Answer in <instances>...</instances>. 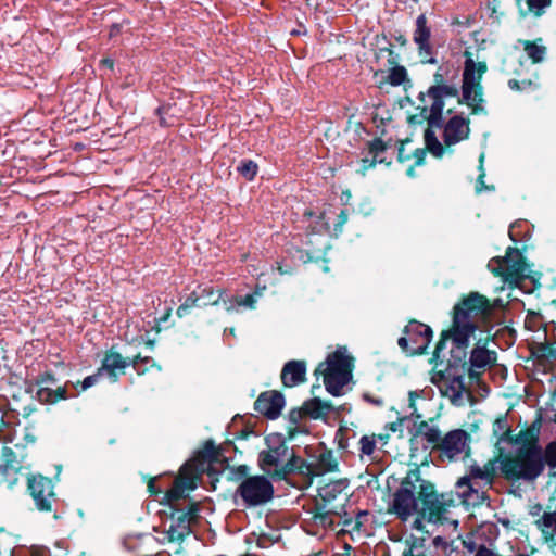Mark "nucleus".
Masks as SVG:
<instances>
[{
  "label": "nucleus",
  "mask_w": 556,
  "mask_h": 556,
  "mask_svg": "<svg viewBox=\"0 0 556 556\" xmlns=\"http://www.w3.org/2000/svg\"><path fill=\"white\" fill-rule=\"evenodd\" d=\"M539 437L540 428L535 425L517 434L515 455L501 459V472L507 480L531 482L543 473Z\"/></svg>",
  "instance_id": "obj_1"
},
{
  "label": "nucleus",
  "mask_w": 556,
  "mask_h": 556,
  "mask_svg": "<svg viewBox=\"0 0 556 556\" xmlns=\"http://www.w3.org/2000/svg\"><path fill=\"white\" fill-rule=\"evenodd\" d=\"M492 314V306L489 300L478 293L471 292L454 307L453 316V344L458 350H465L470 336L478 329L479 324L484 321Z\"/></svg>",
  "instance_id": "obj_2"
},
{
  "label": "nucleus",
  "mask_w": 556,
  "mask_h": 556,
  "mask_svg": "<svg viewBox=\"0 0 556 556\" xmlns=\"http://www.w3.org/2000/svg\"><path fill=\"white\" fill-rule=\"evenodd\" d=\"M217 456L214 443L212 441L205 442L195 457L181 467L179 477L175 480L173 488L166 492L167 501L173 504L185 496V491L194 490L198 476L204 472L217 459Z\"/></svg>",
  "instance_id": "obj_3"
},
{
  "label": "nucleus",
  "mask_w": 556,
  "mask_h": 556,
  "mask_svg": "<svg viewBox=\"0 0 556 556\" xmlns=\"http://www.w3.org/2000/svg\"><path fill=\"white\" fill-rule=\"evenodd\" d=\"M434 85L429 87L426 93L420 92L418 99L422 103L419 105L420 116L427 119L430 127H442V113L445 106L444 99L453 98L458 94V90L453 85L444 84V75L438 71L433 75Z\"/></svg>",
  "instance_id": "obj_4"
},
{
  "label": "nucleus",
  "mask_w": 556,
  "mask_h": 556,
  "mask_svg": "<svg viewBox=\"0 0 556 556\" xmlns=\"http://www.w3.org/2000/svg\"><path fill=\"white\" fill-rule=\"evenodd\" d=\"M470 121L462 115H455L448 118L443 125V143L439 141L435 132L429 126L426 129L424 138L427 150L437 159H441L444 154L453 153L452 147L465 141L470 135Z\"/></svg>",
  "instance_id": "obj_5"
},
{
  "label": "nucleus",
  "mask_w": 556,
  "mask_h": 556,
  "mask_svg": "<svg viewBox=\"0 0 556 556\" xmlns=\"http://www.w3.org/2000/svg\"><path fill=\"white\" fill-rule=\"evenodd\" d=\"M422 483H425V479L421 478L419 471H409L394 492L388 511L401 520H407L410 516L419 513Z\"/></svg>",
  "instance_id": "obj_6"
},
{
  "label": "nucleus",
  "mask_w": 556,
  "mask_h": 556,
  "mask_svg": "<svg viewBox=\"0 0 556 556\" xmlns=\"http://www.w3.org/2000/svg\"><path fill=\"white\" fill-rule=\"evenodd\" d=\"M486 72V64L483 62L476 63L472 59L465 61L462 85V100L471 109L475 115H485L483 87L481 85L482 77Z\"/></svg>",
  "instance_id": "obj_7"
},
{
  "label": "nucleus",
  "mask_w": 556,
  "mask_h": 556,
  "mask_svg": "<svg viewBox=\"0 0 556 556\" xmlns=\"http://www.w3.org/2000/svg\"><path fill=\"white\" fill-rule=\"evenodd\" d=\"M456 505V500L452 493L439 494L434 485L425 480L420 494V508L419 513L422 517L431 522H440L445 519V514L451 507Z\"/></svg>",
  "instance_id": "obj_8"
},
{
  "label": "nucleus",
  "mask_w": 556,
  "mask_h": 556,
  "mask_svg": "<svg viewBox=\"0 0 556 556\" xmlns=\"http://www.w3.org/2000/svg\"><path fill=\"white\" fill-rule=\"evenodd\" d=\"M488 268L510 285H517L528 276V267L520 251L511 247L505 256L490 260Z\"/></svg>",
  "instance_id": "obj_9"
},
{
  "label": "nucleus",
  "mask_w": 556,
  "mask_h": 556,
  "mask_svg": "<svg viewBox=\"0 0 556 556\" xmlns=\"http://www.w3.org/2000/svg\"><path fill=\"white\" fill-rule=\"evenodd\" d=\"M267 450L260 452V468L268 476L277 479L285 478L282 466L288 454V446L281 434L273 433L266 437Z\"/></svg>",
  "instance_id": "obj_10"
},
{
  "label": "nucleus",
  "mask_w": 556,
  "mask_h": 556,
  "mask_svg": "<svg viewBox=\"0 0 556 556\" xmlns=\"http://www.w3.org/2000/svg\"><path fill=\"white\" fill-rule=\"evenodd\" d=\"M238 495L244 506L256 507L266 504L274 496V486L264 476H252L244 479L237 488Z\"/></svg>",
  "instance_id": "obj_11"
},
{
  "label": "nucleus",
  "mask_w": 556,
  "mask_h": 556,
  "mask_svg": "<svg viewBox=\"0 0 556 556\" xmlns=\"http://www.w3.org/2000/svg\"><path fill=\"white\" fill-rule=\"evenodd\" d=\"M404 332L405 336L397 340L399 346L409 355L425 353L432 338L431 328L413 320L405 327Z\"/></svg>",
  "instance_id": "obj_12"
},
{
  "label": "nucleus",
  "mask_w": 556,
  "mask_h": 556,
  "mask_svg": "<svg viewBox=\"0 0 556 556\" xmlns=\"http://www.w3.org/2000/svg\"><path fill=\"white\" fill-rule=\"evenodd\" d=\"M441 459L455 462L469 455L470 435L463 429L448 431L442 439L438 448Z\"/></svg>",
  "instance_id": "obj_13"
},
{
  "label": "nucleus",
  "mask_w": 556,
  "mask_h": 556,
  "mask_svg": "<svg viewBox=\"0 0 556 556\" xmlns=\"http://www.w3.org/2000/svg\"><path fill=\"white\" fill-rule=\"evenodd\" d=\"M27 489L38 510H52V505L55 502V493L51 479L41 475H31L27 479Z\"/></svg>",
  "instance_id": "obj_14"
},
{
  "label": "nucleus",
  "mask_w": 556,
  "mask_h": 556,
  "mask_svg": "<svg viewBox=\"0 0 556 556\" xmlns=\"http://www.w3.org/2000/svg\"><path fill=\"white\" fill-rule=\"evenodd\" d=\"M488 490L466 476L458 479L455 484V495L459 503L471 507L480 506L489 500Z\"/></svg>",
  "instance_id": "obj_15"
},
{
  "label": "nucleus",
  "mask_w": 556,
  "mask_h": 556,
  "mask_svg": "<svg viewBox=\"0 0 556 556\" xmlns=\"http://www.w3.org/2000/svg\"><path fill=\"white\" fill-rule=\"evenodd\" d=\"M283 406L285 397L277 391L264 392L254 402V409L270 419H276Z\"/></svg>",
  "instance_id": "obj_16"
},
{
  "label": "nucleus",
  "mask_w": 556,
  "mask_h": 556,
  "mask_svg": "<svg viewBox=\"0 0 556 556\" xmlns=\"http://www.w3.org/2000/svg\"><path fill=\"white\" fill-rule=\"evenodd\" d=\"M498 469L501 470V460L493 458L489 459L483 466L471 465L466 477L490 490L495 481Z\"/></svg>",
  "instance_id": "obj_17"
},
{
  "label": "nucleus",
  "mask_w": 556,
  "mask_h": 556,
  "mask_svg": "<svg viewBox=\"0 0 556 556\" xmlns=\"http://www.w3.org/2000/svg\"><path fill=\"white\" fill-rule=\"evenodd\" d=\"M21 470V463L11 447L4 446L1 453L0 475L2 482L8 488H13L17 483V475Z\"/></svg>",
  "instance_id": "obj_18"
},
{
  "label": "nucleus",
  "mask_w": 556,
  "mask_h": 556,
  "mask_svg": "<svg viewBox=\"0 0 556 556\" xmlns=\"http://www.w3.org/2000/svg\"><path fill=\"white\" fill-rule=\"evenodd\" d=\"M496 361V353L486 349L485 343L478 341L472 349L469 363V375L472 377L478 375L480 370H484Z\"/></svg>",
  "instance_id": "obj_19"
},
{
  "label": "nucleus",
  "mask_w": 556,
  "mask_h": 556,
  "mask_svg": "<svg viewBox=\"0 0 556 556\" xmlns=\"http://www.w3.org/2000/svg\"><path fill=\"white\" fill-rule=\"evenodd\" d=\"M130 365L127 358H124L118 352L113 349L109 350L102 361L100 374L106 375L110 379L115 382L119 374H124V370Z\"/></svg>",
  "instance_id": "obj_20"
},
{
  "label": "nucleus",
  "mask_w": 556,
  "mask_h": 556,
  "mask_svg": "<svg viewBox=\"0 0 556 556\" xmlns=\"http://www.w3.org/2000/svg\"><path fill=\"white\" fill-rule=\"evenodd\" d=\"M315 372L323 374L326 390L334 396L341 394L342 388L348 383L351 377L350 374L342 372L341 370L326 368L324 364H319Z\"/></svg>",
  "instance_id": "obj_21"
},
{
  "label": "nucleus",
  "mask_w": 556,
  "mask_h": 556,
  "mask_svg": "<svg viewBox=\"0 0 556 556\" xmlns=\"http://www.w3.org/2000/svg\"><path fill=\"white\" fill-rule=\"evenodd\" d=\"M306 364L304 361H289L281 370V381L287 388L295 387L305 381Z\"/></svg>",
  "instance_id": "obj_22"
},
{
  "label": "nucleus",
  "mask_w": 556,
  "mask_h": 556,
  "mask_svg": "<svg viewBox=\"0 0 556 556\" xmlns=\"http://www.w3.org/2000/svg\"><path fill=\"white\" fill-rule=\"evenodd\" d=\"M172 520L169 528L165 531L166 538L169 542L181 543L191 532L190 525L185 515H179L175 510L172 514Z\"/></svg>",
  "instance_id": "obj_23"
},
{
  "label": "nucleus",
  "mask_w": 556,
  "mask_h": 556,
  "mask_svg": "<svg viewBox=\"0 0 556 556\" xmlns=\"http://www.w3.org/2000/svg\"><path fill=\"white\" fill-rule=\"evenodd\" d=\"M338 463L330 451L319 454L316 462L311 463V478L336 471Z\"/></svg>",
  "instance_id": "obj_24"
},
{
  "label": "nucleus",
  "mask_w": 556,
  "mask_h": 556,
  "mask_svg": "<svg viewBox=\"0 0 556 556\" xmlns=\"http://www.w3.org/2000/svg\"><path fill=\"white\" fill-rule=\"evenodd\" d=\"M352 358L346 354L345 349H338L332 354H329L326 362L323 363L324 367L334 370H341L351 375Z\"/></svg>",
  "instance_id": "obj_25"
},
{
  "label": "nucleus",
  "mask_w": 556,
  "mask_h": 556,
  "mask_svg": "<svg viewBox=\"0 0 556 556\" xmlns=\"http://www.w3.org/2000/svg\"><path fill=\"white\" fill-rule=\"evenodd\" d=\"M417 434L422 437L433 450L438 451L443 437L437 426L430 425L427 421H421L417 427Z\"/></svg>",
  "instance_id": "obj_26"
},
{
  "label": "nucleus",
  "mask_w": 556,
  "mask_h": 556,
  "mask_svg": "<svg viewBox=\"0 0 556 556\" xmlns=\"http://www.w3.org/2000/svg\"><path fill=\"white\" fill-rule=\"evenodd\" d=\"M402 556H430L427 552V539L425 536L410 535L406 539V548Z\"/></svg>",
  "instance_id": "obj_27"
},
{
  "label": "nucleus",
  "mask_w": 556,
  "mask_h": 556,
  "mask_svg": "<svg viewBox=\"0 0 556 556\" xmlns=\"http://www.w3.org/2000/svg\"><path fill=\"white\" fill-rule=\"evenodd\" d=\"M331 409H332V407L329 403L321 402L317 397L306 401L303 404V410H304L305 415H307L314 419H317V418H320L321 416L328 415Z\"/></svg>",
  "instance_id": "obj_28"
},
{
  "label": "nucleus",
  "mask_w": 556,
  "mask_h": 556,
  "mask_svg": "<svg viewBox=\"0 0 556 556\" xmlns=\"http://www.w3.org/2000/svg\"><path fill=\"white\" fill-rule=\"evenodd\" d=\"M282 471L285 472V478L295 471L311 477V463H306L301 457L292 454L290 458L285 460Z\"/></svg>",
  "instance_id": "obj_29"
},
{
  "label": "nucleus",
  "mask_w": 556,
  "mask_h": 556,
  "mask_svg": "<svg viewBox=\"0 0 556 556\" xmlns=\"http://www.w3.org/2000/svg\"><path fill=\"white\" fill-rule=\"evenodd\" d=\"M431 36L430 27L427 25V17L425 14H420L416 20V29L414 31V42L418 47H427Z\"/></svg>",
  "instance_id": "obj_30"
},
{
  "label": "nucleus",
  "mask_w": 556,
  "mask_h": 556,
  "mask_svg": "<svg viewBox=\"0 0 556 556\" xmlns=\"http://www.w3.org/2000/svg\"><path fill=\"white\" fill-rule=\"evenodd\" d=\"M67 397L66 395V388L65 387H58L56 389H51L49 387H41L37 391V399L42 403H56L60 400H65Z\"/></svg>",
  "instance_id": "obj_31"
},
{
  "label": "nucleus",
  "mask_w": 556,
  "mask_h": 556,
  "mask_svg": "<svg viewBox=\"0 0 556 556\" xmlns=\"http://www.w3.org/2000/svg\"><path fill=\"white\" fill-rule=\"evenodd\" d=\"M536 525L545 539H553L556 534V511H545L542 517L536 520Z\"/></svg>",
  "instance_id": "obj_32"
},
{
  "label": "nucleus",
  "mask_w": 556,
  "mask_h": 556,
  "mask_svg": "<svg viewBox=\"0 0 556 556\" xmlns=\"http://www.w3.org/2000/svg\"><path fill=\"white\" fill-rule=\"evenodd\" d=\"M527 55L532 60L533 63H541L546 54V47L539 45L535 41L520 40Z\"/></svg>",
  "instance_id": "obj_33"
},
{
  "label": "nucleus",
  "mask_w": 556,
  "mask_h": 556,
  "mask_svg": "<svg viewBox=\"0 0 556 556\" xmlns=\"http://www.w3.org/2000/svg\"><path fill=\"white\" fill-rule=\"evenodd\" d=\"M541 462L543 464V470L545 466L549 468H556V441L549 442L545 448L542 447Z\"/></svg>",
  "instance_id": "obj_34"
},
{
  "label": "nucleus",
  "mask_w": 556,
  "mask_h": 556,
  "mask_svg": "<svg viewBox=\"0 0 556 556\" xmlns=\"http://www.w3.org/2000/svg\"><path fill=\"white\" fill-rule=\"evenodd\" d=\"M492 431L498 441H505L510 431L507 418L505 416L496 418L493 422Z\"/></svg>",
  "instance_id": "obj_35"
},
{
  "label": "nucleus",
  "mask_w": 556,
  "mask_h": 556,
  "mask_svg": "<svg viewBox=\"0 0 556 556\" xmlns=\"http://www.w3.org/2000/svg\"><path fill=\"white\" fill-rule=\"evenodd\" d=\"M199 295H203V299L200 301L199 305L207 306V305H217L222 293L216 294L213 287H204L198 290Z\"/></svg>",
  "instance_id": "obj_36"
},
{
  "label": "nucleus",
  "mask_w": 556,
  "mask_h": 556,
  "mask_svg": "<svg viewBox=\"0 0 556 556\" xmlns=\"http://www.w3.org/2000/svg\"><path fill=\"white\" fill-rule=\"evenodd\" d=\"M257 164L252 160H243L237 167L239 174L247 180H252L257 174Z\"/></svg>",
  "instance_id": "obj_37"
},
{
  "label": "nucleus",
  "mask_w": 556,
  "mask_h": 556,
  "mask_svg": "<svg viewBox=\"0 0 556 556\" xmlns=\"http://www.w3.org/2000/svg\"><path fill=\"white\" fill-rule=\"evenodd\" d=\"M407 79V71L404 66H394L391 68L388 81L392 86H400Z\"/></svg>",
  "instance_id": "obj_38"
},
{
  "label": "nucleus",
  "mask_w": 556,
  "mask_h": 556,
  "mask_svg": "<svg viewBox=\"0 0 556 556\" xmlns=\"http://www.w3.org/2000/svg\"><path fill=\"white\" fill-rule=\"evenodd\" d=\"M129 362L138 375H143L148 370L149 366L154 365V362L151 357H141L140 355L135 356Z\"/></svg>",
  "instance_id": "obj_39"
},
{
  "label": "nucleus",
  "mask_w": 556,
  "mask_h": 556,
  "mask_svg": "<svg viewBox=\"0 0 556 556\" xmlns=\"http://www.w3.org/2000/svg\"><path fill=\"white\" fill-rule=\"evenodd\" d=\"M552 0H527L528 9L535 16H541L545 9L551 5Z\"/></svg>",
  "instance_id": "obj_40"
},
{
  "label": "nucleus",
  "mask_w": 556,
  "mask_h": 556,
  "mask_svg": "<svg viewBox=\"0 0 556 556\" xmlns=\"http://www.w3.org/2000/svg\"><path fill=\"white\" fill-rule=\"evenodd\" d=\"M359 445H361V453L363 455L370 456L372 455L375 448H376V435H363L359 439Z\"/></svg>",
  "instance_id": "obj_41"
},
{
  "label": "nucleus",
  "mask_w": 556,
  "mask_h": 556,
  "mask_svg": "<svg viewBox=\"0 0 556 556\" xmlns=\"http://www.w3.org/2000/svg\"><path fill=\"white\" fill-rule=\"evenodd\" d=\"M305 415L303 407L301 409H292L289 413V421L291 425H293V428H290L288 431L289 439H293L295 437V433L298 432L296 425L301 421L302 417Z\"/></svg>",
  "instance_id": "obj_42"
},
{
  "label": "nucleus",
  "mask_w": 556,
  "mask_h": 556,
  "mask_svg": "<svg viewBox=\"0 0 556 556\" xmlns=\"http://www.w3.org/2000/svg\"><path fill=\"white\" fill-rule=\"evenodd\" d=\"M508 87L511 90L523 91V90H528V89H535L538 87V84L531 79H523V80L509 79Z\"/></svg>",
  "instance_id": "obj_43"
},
{
  "label": "nucleus",
  "mask_w": 556,
  "mask_h": 556,
  "mask_svg": "<svg viewBox=\"0 0 556 556\" xmlns=\"http://www.w3.org/2000/svg\"><path fill=\"white\" fill-rule=\"evenodd\" d=\"M450 338L453 340L452 329L450 331L442 332L441 339L437 343L434 352H433V359L441 361V362L443 361V359H441V357H444V355H442V352L446 348V341Z\"/></svg>",
  "instance_id": "obj_44"
},
{
  "label": "nucleus",
  "mask_w": 556,
  "mask_h": 556,
  "mask_svg": "<svg viewBox=\"0 0 556 556\" xmlns=\"http://www.w3.org/2000/svg\"><path fill=\"white\" fill-rule=\"evenodd\" d=\"M176 511L179 515H185V519H187L190 525L192 521L197 520V518L199 516L200 508H199L198 503H192L189 505V507L186 510L185 509H176Z\"/></svg>",
  "instance_id": "obj_45"
},
{
  "label": "nucleus",
  "mask_w": 556,
  "mask_h": 556,
  "mask_svg": "<svg viewBox=\"0 0 556 556\" xmlns=\"http://www.w3.org/2000/svg\"><path fill=\"white\" fill-rule=\"evenodd\" d=\"M368 149H369V153L372 155V157L377 160L379 154L386 151L387 146L382 139L376 138L369 142Z\"/></svg>",
  "instance_id": "obj_46"
},
{
  "label": "nucleus",
  "mask_w": 556,
  "mask_h": 556,
  "mask_svg": "<svg viewBox=\"0 0 556 556\" xmlns=\"http://www.w3.org/2000/svg\"><path fill=\"white\" fill-rule=\"evenodd\" d=\"M260 295H261V292L255 291L254 293L237 298L236 302L240 306H244V307H249V308H254L255 303H256V296H260Z\"/></svg>",
  "instance_id": "obj_47"
},
{
  "label": "nucleus",
  "mask_w": 556,
  "mask_h": 556,
  "mask_svg": "<svg viewBox=\"0 0 556 556\" xmlns=\"http://www.w3.org/2000/svg\"><path fill=\"white\" fill-rule=\"evenodd\" d=\"M314 521L316 525L321 527H331L333 525L332 516L330 513H316L314 515Z\"/></svg>",
  "instance_id": "obj_48"
},
{
  "label": "nucleus",
  "mask_w": 556,
  "mask_h": 556,
  "mask_svg": "<svg viewBox=\"0 0 556 556\" xmlns=\"http://www.w3.org/2000/svg\"><path fill=\"white\" fill-rule=\"evenodd\" d=\"M349 213L348 210L342 208L337 216V222L334 223L333 231L336 235L342 232L344 225L348 223Z\"/></svg>",
  "instance_id": "obj_49"
},
{
  "label": "nucleus",
  "mask_w": 556,
  "mask_h": 556,
  "mask_svg": "<svg viewBox=\"0 0 556 556\" xmlns=\"http://www.w3.org/2000/svg\"><path fill=\"white\" fill-rule=\"evenodd\" d=\"M462 545L469 554H472V556H475L480 548V544L476 542L472 535H467L462 541Z\"/></svg>",
  "instance_id": "obj_50"
},
{
  "label": "nucleus",
  "mask_w": 556,
  "mask_h": 556,
  "mask_svg": "<svg viewBox=\"0 0 556 556\" xmlns=\"http://www.w3.org/2000/svg\"><path fill=\"white\" fill-rule=\"evenodd\" d=\"M203 299V295H199L198 290L192 291L185 302L182 303L185 307L190 309L191 307L200 306V301Z\"/></svg>",
  "instance_id": "obj_51"
},
{
  "label": "nucleus",
  "mask_w": 556,
  "mask_h": 556,
  "mask_svg": "<svg viewBox=\"0 0 556 556\" xmlns=\"http://www.w3.org/2000/svg\"><path fill=\"white\" fill-rule=\"evenodd\" d=\"M406 417H399L395 421L386 425V429L391 432H402L403 424L406 421Z\"/></svg>",
  "instance_id": "obj_52"
},
{
  "label": "nucleus",
  "mask_w": 556,
  "mask_h": 556,
  "mask_svg": "<svg viewBox=\"0 0 556 556\" xmlns=\"http://www.w3.org/2000/svg\"><path fill=\"white\" fill-rule=\"evenodd\" d=\"M419 55L424 59L422 62L435 64L437 60L434 58L425 59L426 56L430 55L432 53V48L430 42H427V47H418Z\"/></svg>",
  "instance_id": "obj_53"
},
{
  "label": "nucleus",
  "mask_w": 556,
  "mask_h": 556,
  "mask_svg": "<svg viewBox=\"0 0 556 556\" xmlns=\"http://www.w3.org/2000/svg\"><path fill=\"white\" fill-rule=\"evenodd\" d=\"M101 376H103V374H100V369H98L94 375L86 377L81 382V390H87L88 388L96 384Z\"/></svg>",
  "instance_id": "obj_54"
},
{
  "label": "nucleus",
  "mask_w": 556,
  "mask_h": 556,
  "mask_svg": "<svg viewBox=\"0 0 556 556\" xmlns=\"http://www.w3.org/2000/svg\"><path fill=\"white\" fill-rule=\"evenodd\" d=\"M15 439V431L11 429H0V442L11 443Z\"/></svg>",
  "instance_id": "obj_55"
},
{
  "label": "nucleus",
  "mask_w": 556,
  "mask_h": 556,
  "mask_svg": "<svg viewBox=\"0 0 556 556\" xmlns=\"http://www.w3.org/2000/svg\"><path fill=\"white\" fill-rule=\"evenodd\" d=\"M475 556H502L496 551L488 547L484 544H480V548Z\"/></svg>",
  "instance_id": "obj_56"
},
{
  "label": "nucleus",
  "mask_w": 556,
  "mask_h": 556,
  "mask_svg": "<svg viewBox=\"0 0 556 556\" xmlns=\"http://www.w3.org/2000/svg\"><path fill=\"white\" fill-rule=\"evenodd\" d=\"M54 382H55V378L51 372H45V374L40 375V377L37 381V383L42 387H46L45 384H53Z\"/></svg>",
  "instance_id": "obj_57"
},
{
  "label": "nucleus",
  "mask_w": 556,
  "mask_h": 556,
  "mask_svg": "<svg viewBox=\"0 0 556 556\" xmlns=\"http://www.w3.org/2000/svg\"><path fill=\"white\" fill-rule=\"evenodd\" d=\"M377 162H378V160H376L374 157L371 160H369L367 157L362 159V166H361V170H359L362 173V175H365L366 172L368 169H370L371 167H374Z\"/></svg>",
  "instance_id": "obj_58"
},
{
  "label": "nucleus",
  "mask_w": 556,
  "mask_h": 556,
  "mask_svg": "<svg viewBox=\"0 0 556 556\" xmlns=\"http://www.w3.org/2000/svg\"><path fill=\"white\" fill-rule=\"evenodd\" d=\"M414 159H415V164L417 166H420L424 164L425 162V159H426V151L424 149H416L414 151Z\"/></svg>",
  "instance_id": "obj_59"
},
{
  "label": "nucleus",
  "mask_w": 556,
  "mask_h": 556,
  "mask_svg": "<svg viewBox=\"0 0 556 556\" xmlns=\"http://www.w3.org/2000/svg\"><path fill=\"white\" fill-rule=\"evenodd\" d=\"M482 161H483V155H481V157H480V163H482ZM480 170H481V174L479 175L478 181H477V191L478 192H481L483 189H488L486 187H484V184H483L484 172H483L482 164H480Z\"/></svg>",
  "instance_id": "obj_60"
},
{
  "label": "nucleus",
  "mask_w": 556,
  "mask_h": 556,
  "mask_svg": "<svg viewBox=\"0 0 556 556\" xmlns=\"http://www.w3.org/2000/svg\"><path fill=\"white\" fill-rule=\"evenodd\" d=\"M363 397H364V400H365L366 402H369V403H371V404H374V405H376V406H381V405L383 404L382 399H380V397H375V396H372L371 394H368V393H365V394L363 395Z\"/></svg>",
  "instance_id": "obj_61"
},
{
  "label": "nucleus",
  "mask_w": 556,
  "mask_h": 556,
  "mask_svg": "<svg viewBox=\"0 0 556 556\" xmlns=\"http://www.w3.org/2000/svg\"><path fill=\"white\" fill-rule=\"evenodd\" d=\"M188 312H189V309L187 307H185L184 304H181L178 306L176 314L178 317L181 318V317L186 316L188 314Z\"/></svg>",
  "instance_id": "obj_62"
},
{
  "label": "nucleus",
  "mask_w": 556,
  "mask_h": 556,
  "mask_svg": "<svg viewBox=\"0 0 556 556\" xmlns=\"http://www.w3.org/2000/svg\"><path fill=\"white\" fill-rule=\"evenodd\" d=\"M102 65L106 66L108 68L112 70L114 66V62L111 59H103L101 60Z\"/></svg>",
  "instance_id": "obj_63"
},
{
  "label": "nucleus",
  "mask_w": 556,
  "mask_h": 556,
  "mask_svg": "<svg viewBox=\"0 0 556 556\" xmlns=\"http://www.w3.org/2000/svg\"><path fill=\"white\" fill-rule=\"evenodd\" d=\"M388 439H389V434H379L376 437V441L380 440L382 445L387 444Z\"/></svg>",
  "instance_id": "obj_64"
}]
</instances>
